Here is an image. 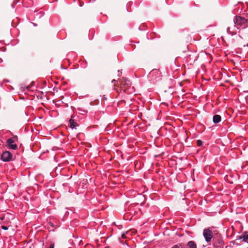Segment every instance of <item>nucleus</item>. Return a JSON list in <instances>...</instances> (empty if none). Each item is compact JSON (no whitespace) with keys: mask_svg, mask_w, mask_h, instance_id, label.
I'll use <instances>...</instances> for the list:
<instances>
[{"mask_svg":"<svg viewBox=\"0 0 248 248\" xmlns=\"http://www.w3.org/2000/svg\"><path fill=\"white\" fill-rule=\"evenodd\" d=\"M234 27L241 26L243 28H245L248 26V20L241 16H236L234 19Z\"/></svg>","mask_w":248,"mask_h":248,"instance_id":"nucleus-1","label":"nucleus"},{"mask_svg":"<svg viewBox=\"0 0 248 248\" xmlns=\"http://www.w3.org/2000/svg\"><path fill=\"white\" fill-rule=\"evenodd\" d=\"M160 75L161 73L158 70L154 69L149 73L148 77L150 80L157 81L160 79Z\"/></svg>","mask_w":248,"mask_h":248,"instance_id":"nucleus-2","label":"nucleus"},{"mask_svg":"<svg viewBox=\"0 0 248 248\" xmlns=\"http://www.w3.org/2000/svg\"><path fill=\"white\" fill-rule=\"evenodd\" d=\"M203 235L207 242H210L213 237L212 232L209 229H205L203 231Z\"/></svg>","mask_w":248,"mask_h":248,"instance_id":"nucleus-3","label":"nucleus"},{"mask_svg":"<svg viewBox=\"0 0 248 248\" xmlns=\"http://www.w3.org/2000/svg\"><path fill=\"white\" fill-rule=\"evenodd\" d=\"M12 157V154L9 151H5L1 155V159L3 161H9L11 160Z\"/></svg>","mask_w":248,"mask_h":248,"instance_id":"nucleus-4","label":"nucleus"},{"mask_svg":"<svg viewBox=\"0 0 248 248\" xmlns=\"http://www.w3.org/2000/svg\"><path fill=\"white\" fill-rule=\"evenodd\" d=\"M16 139V138H13L9 139L7 140V145L8 146V147L10 149L16 150L17 148V145L16 144H15V140Z\"/></svg>","mask_w":248,"mask_h":248,"instance_id":"nucleus-5","label":"nucleus"},{"mask_svg":"<svg viewBox=\"0 0 248 248\" xmlns=\"http://www.w3.org/2000/svg\"><path fill=\"white\" fill-rule=\"evenodd\" d=\"M221 117L219 115H215L213 118V121L215 124H217L221 121Z\"/></svg>","mask_w":248,"mask_h":248,"instance_id":"nucleus-6","label":"nucleus"},{"mask_svg":"<svg viewBox=\"0 0 248 248\" xmlns=\"http://www.w3.org/2000/svg\"><path fill=\"white\" fill-rule=\"evenodd\" d=\"M187 246L188 248H197V245L193 241H189L187 244Z\"/></svg>","mask_w":248,"mask_h":248,"instance_id":"nucleus-7","label":"nucleus"},{"mask_svg":"<svg viewBox=\"0 0 248 248\" xmlns=\"http://www.w3.org/2000/svg\"><path fill=\"white\" fill-rule=\"evenodd\" d=\"M69 124L70 127L72 129L75 128L78 126V124L75 122L72 119L69 120Z\"/></svg>","mask_w":248,"mask_h":248,"instance_id":"nucleus-8","label":"nucleus"},{"mask_svg":"<svg viewBox=\"0 0 248 248\" xmlns=\"http://www.w3.org/2000/svg\"><path fill=\"white\" fill-rule=\"evenodd\" d=\"M120 82L122 85H128L130 84V81L125 78H123L120 80Z\"/></svg>","mask_w":248,"mask_h":248,"instance_id":"nucleus-9","label":"nucleus"},{"mask_svg":"<svg viewBox=\"0 0 248 248\" xmlns=\"http://www.w3.org/2000/svg\"><path fill=\"white\" fill-rule=\"evenodd\" d=\"M248 240V234L245 235L243 237V240L245 242H247V240Z\"/></svg>","mask_w":248,"mask_h":248,"instance_id":"nucleus-10","label":"nucleus"},{"mask_svg":"<svg viewBox=\"0 0 248 248\" xmlns=\"http://www.w3.org/2000/svg\"><path fill=\"white\" fill-rule=\"evenodd\" d=\"M227 31L229 34H232V31H231V28L230 27H228L227 28Z\"/></svg>","mask_w":248,"mask_h":248,"instance_id":"nucleus-11","label":"nucleus"},{"mask_svg":"<svg viewBox=\"0 0 248 248\" xmlns=\"http://www.w3.org/2000/svg\"><path fill=\"white\" fill-rule=\"evenodd\" d=\"M197 144L198 146H201L202 145V141L200 140L197 141Z\"/></svg>","mask_w":248,"mask_h":248,"instance_id":"nucleus-12","label":"nucleus"},{"mask_svg":"<svg viewBox=\"0 0 248 248\" xmlns=\"http://www.w3.org/2000/svg\"><path fill=\"white\" fill-rule=\"evenodd\" d=\"M180 246L178 245H175L174 246H173L171 248H180Z\"/></svg>","mask_w":248,"mask_h":248,"instance_id":"nucleus-13","label":"nucleus"},{"mask_svg":"<svg viewBox=\"0 0 248 248\" xmlns=\"http://www.w3.org/2000/svg\"><path fill=\"white\" fill-rule=\"evenodd\" d=\"M1 228H2V229H3L4 230H8V227L7 226H2Z\"/></svg>","mask_w":248,"mask_h":248,"instance_id":"nucleus-14","label":"nucleus"},{"mask_svg":"<svg viewBox=\"0 0 248 248\" xmlns=\"http://www.w3.org/2000/svg\"><path fill=\"white\" fill-rule=\"evenodd\" d=\"M49 248H54V244H51L49 247Z\"/></svg>","mask_w":248,"mask_h":248,"instance_id":"nucleus-15","label":"nucleus"},{"mask_svg":"<svg viewBox=\"0 0 248 248\" xmlns=\"http://www.w3.org/2000/svg\"><path fill=\"white\" fill-rule=\"evenodd\" d=\"M116 81H117V80H115V79H113V80H112V83H115V82H116Z\"/></svg>","mask_w":248,"mask_h":248,"instance_id":"nucleus-16","label":"nucleus"},{"mask_svg":"<svg viewBox=\"0 0 248 248\" xmlns=\"http://www.w3.org/2000/svg\"><path fill=\"white\" fill-rule=\"evenodd\" d=\"M122 237L123 238H125V235L124 234H123L122 235Z\"/></svg>","mask_w":248,"mask_h":248,"instance_id":"nucleus-17","label":"nucleus"},{"mask_svg":"<svg viewBox=\"0 0 248 248\" xmlns=\"http://www.w3.org/2000/svg\"><path fill=\"white\" fill-rule=\"evenodd\" d=\"M121 74H118V76L120 77V76H121Z\"/></svg>","mask_w":248,"mask_h":248,"instance_id":"nucleus-18","label":"nucleus"}]
</instances>
